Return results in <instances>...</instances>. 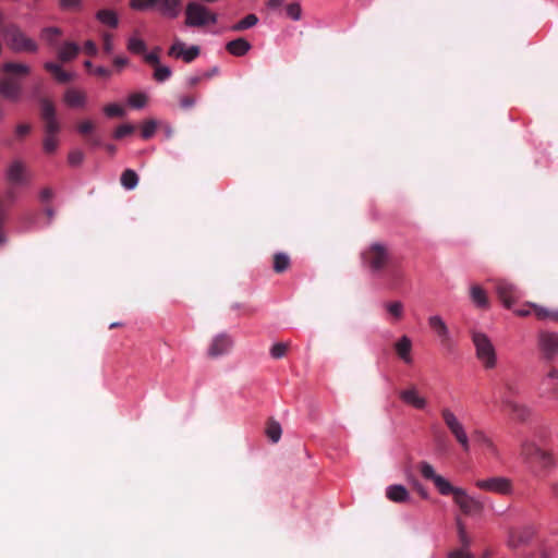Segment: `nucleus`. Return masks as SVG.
I'll use <instances>...</instances> for the list:
<instances>
[{
    "label": "nucleus",
    "instance_id": "obj_1",
    "mask_svg": "<svg viewBox=\"0 0 558 558\" xmlns=\"http://www.w3.org/2000/svg\"><path fill=\"white\" fill-rule=\"evenodd\" d=\"M418 470L425 480L434 483L439 494L444 496L452 494L454 502L463 513L472 514L483 510L484 504L477 497L469 495L463 488L452 486L447 478L435 471L429 462L422 461Z\"/></svg>",
    "mask_w": 558,
    "mask_h": 558
},
{
    "label": "nucleus",
    "instance_id": "obj_2",
    "mask_svg": "<svg viewBox=\"0 0 558 558\" xmlns=\"http://www.w3.org/2000/svg\"><path fill=\"white\" fill-rule=\"evenodd\" d=\"M8 76L0 78V94L11 100L17 101L22 95V85L13 76H25L31 72L26 63L7 62L1 68Z\"/></svg>",
    "mask_w": 558,
    "mask_h": 558
},
{
    "label": "nucleus",
    "instance_id": "obj_3",
    "mask_svg": "<svg viewBox=\"0 0 558 558\" xmlns=\"http://www.w3.org/2000/svg\"><path fill=\"white\" fill-rule=\"evenodd\" d=\"M8 46L15 52H37V43L28 37L19 25L9 24L1 32Z\"/></svg>",
    "mask_w": 558,
    "mask_h": 558
},
{
    "label": "nucleus",
    "instance_id": "obj_4",
    "mask_svg": "<svg viewBox=\"0 0 558 558\" xmlns=\"http://www.w3.org/2000/svg\"><path fill=\"white\" fill-rule=\"evenodd\" d=\"M218 22V15L203 3L191 1L185 5V25L187 27H205Z\"/></svg>",
    "mask_w": 558,
    "mask_h": 558
},
{
    "label": "nucleus",
    "instance_id": "obj_5",
    "mask_svg": "<svg viewBox=\"0 0 558 558\" xmlns=\"http://www.w3.org/2000/svg\"><path fill=\"white\" fill-rule=\"evenodd\" d=\"M472 340L475 347L476 357L482 365L487 369L496 367V350L488 336L482 331H474L472 333Z\"/></svg>",
    "mask_w": 558,
    "mask_h": 558
},
{
    "label": "nucleus",
    "instance_id": "obj_6",
    "mask_svg": "<svg viewBox=\"0 0 558 558\" xmlns=\"http://www.w3.org/2000/svg\"><path fill=\"white\" fill-rule=\"evenodd\" d=\"M440 413L449 432L456 438L463 451L468 452L470 450V440L463 423L450 408H442Z\"/></svg>",
    "mask_w": 558,
    "mask_h": 558
},
{
    "label": "nucleus",
    "instance_id": "obj_7",
    "mask_svg": "<svg viewBox=\"0 0 558 558\" xmlns=\"http://www.w3.org/2000/svg\"><path fill=\"white\" fill-rule=\"evenodd\" d=\"M505 390L506 392L500 400L501 409L510 411L521 421L526 420L531 413L529 407L511 398L512 395L518 393V389L512 387L510 384H506Z\"/></svg>",
    "mask_w": 558,
    "mask_h": 558
},
{
    "label": "nucleus",
    "instance_id": "obj_8",
    "mask_svg": "<svg viewBox=\"0 0 558 558\" xmlns=\"http://www.w3.org/2000/svg\"><path fill=\"white\" fill-rule=\"evenodd\" d=\"M362 258L372 271H379L388 262V252L384 245L374 243L362 253Z\"/></svg>",
    "mask_w": 558,
    "mask_h": 558
},
{
    "label": "nucleus",
    "instance_id": "obj_9",
    "mask_svg": "<svg viewBox=\"0 0 558 558\" xmlns=\"http://www.w3.org/2000/svg\"><path fill=\"white\" fill-rule=\"evenodd\" d=\"M201 54V48L197 45L187 46L180 38H174L168 49V56L174 59L183 60L186 63L193 62Z\"/></svg>",
    "mask_w": 558,
    "mask_h": 558
},
{
    "label": "nucleus",
    "instance_id": "obj_10",
    "mask_svg": "<svg viewBox=\"0 0 558 558\" xmlns=\"http://www.w3.org/2000/svg\"><path fill=\"white\" fill-rule=\"evenodd\" d=\"M474 484L477 488L489 493L509 495L512 492L511 481L502 476L477 480Z\"/></svg>",
    "mask_w": 558,
    "mask_h": 558
},
{
    "label": "nucleus",
    "instance_id": "obj_11",
    "mask_svg": "<svg viewBox=\"0 0 558 558\" xmlns=\"http://www.w3.org/2000/svg\"><path fill=\"white\" fill-rule=\"evenodd\" d=\"M496 292L502 304L508 308H510L522 296L520 289L506 280L497 282Z\"/></svg>",
    "mask_w": 558,
    "mask_h": 558
},
{
    "label": "nucleus",
    "instance_id": "obj_12",
    "mask_svg": "<svg viewBox=\"0 0 558 558\" xmlns=\"http://www.w3.org/2000/svg\"><path fill=\"white\" fill-rule=\"evenodd\" d=\"M538 345L546 360L551 361L558 354V333L543 331L538 335Z\"/></svg>",
    "mask_w": 558,
    "mask_h": 558
},
{
    "label": "nucleus",
    "instance_id": "obj_13",
    "mask_svg": "<svg viewBox=\"0 0 558 558\" xmlns=\"http://www.w3.org/2000/svg\"><path fill=\"white\" fill-rule=\"evenodd\" d=\"M41 116L45 121V134H58L60 124L56 116V109L51 101L44 99L41 101Z\"/></svg>",
    "mask_w": 558,
    "mask_h": 558
},
{
    "label": "nucleus",
    "instance_id": "obj_14",
    "mask_svg": "<svg viewBox=\"0 0 558 558\" xmlns=\"http://www.w3.org/2000/svg\"><path fill=\"white\" fill-rule=\"evenodd\" d=\"M233 347L232 338L222 332L213 338L211 343L208 347L207 354L210 357H219L230 352Z\"/></svg>",
    "mask_w": 558,
    "mask_h": 558
},
{
    "label": "nucleus",
    "instance_id": "obj_15",
    "mask_svg": "<svg viewBox=\"0 0 558 558\" xmlns=\"http://www.w3.org/2000/svg\"><path fill=\"white\" fill-rule=\"evenodd\" d=\"M7 180L13 184L23 185L28 181L26 166L21 160L12 161L5 172Z\"/></svg>",
    "mask_w": 558,
    "mask_h": 558
},
{
    "label": "nucleus",
    "instance_id": "obj_16",
    "mask_svg": "<svg viewBox=\"0 0 558 558\" xmlns=\"http://www.w3.org/2000/svg\"><path fill=\"white\" fill-rule=\"evenodd\" d=\"M400 399L408 405L417 410H424L427 405V400L421 396L415 386H411L400 392Z\"/></svg>",
    "mask_w": 558,
    "mask_h": 558
},
{
    "label": "nucleus",
    "instance_id": "obj_17",
    "mask_svg": "<svg viewBox=\"0 0 558 558\" xmlns=\"http://www.w3.org/2000/svg\"><path fill=\"white\" fill-rule=\"evenodd\" d=\"M182 9L181 0H156L155 10L168 19H177Z\"/></svg>",
    "mask_w": 558,
    "mask_h": 558
},
{
    "label": "nucleus",
    "instance_id": "obj_18",
    "mask_svg": "<svg viewBox=\"0 0 558 558\" xmlns=\"http://www.w3.org/2000/svg\"><path fill=\"white\" fill-rule=\"evenodd\" d=\"M428 326L438 337L441 343H447L451 339L449 328L440 315H432L428 317Z\"/></svg>",
    "mask_w": 558,
    "mask_h": 558
},
{
    "label": "nucleus",
    "instance_id": "obj_19",
    "mask_svg": "<svg viewBox=\"0 0 558 558\" xmlns=\"http://www.w3.org/2000/svg\"><path fill=\"white\" fill-rule=\"evenodd\" d=\"M470 299L478 308L486 310L489 307L487 293L480 284L474 283L470 286Z\"/></svg>",
    "mask_w": 558,
    "mask_h": 558
},
{
    "label": "nucleus",
    "instance_id": "obj_20",
    "mask_svg": "<svg viewBox=\"0 0 558 558\" xmlns=\"http://www.w3.org/2000/svg\"><path fill=\"white\" fill-rule=\"evenodd\" d=\"M81 50V47L73 41H64L60 47H58V59L61 62H69L74 60L78 52Z\"/></svg>",
    "mask_w": 558,
    "mask_h": 558
},
{
    "label": "nucleus",
    "instance_id": "obj_21",
    "mask_svg": "<svg viewBox=\"0 0 558 558\" xmlns=\"http://www.w3.org/2000/svg\"><path fill=\"white\" fill-rule=\"evenodd\" d=\"M226 49L234 57H242L252 49V45L245 38L241 37L227 43Z\"/></svg>",
    "mask_w": 558,
    "mask_h": 558
},
{
    "label": "nucleus",
    "instance_id": "obj_22",
    "mask_svg": "<svg viewBox=\"0 0 558 558\" xmlns=\"http://www.w3.org/2000/svg\"><path fill=\"white\" fill-rule=\"evenodd\" d=\"M64 101L71 108H84L87 101L86 94L75 88H69L64 93Z\"/></svg>",
    "mask_w": 558,
    "mask_h": 558
},
{
    "label": "nucleus",
    "instance_id": "obj_23",
    "mask_svg": "<svg viewBox=\"0 0 558 558\" xmlns=\"http://www.w3.org/2000/svg\"><path fill=\"white\" fill-rule=\"evenodd\" d=\"M96 20L110 28H117L119 26V15L112 9H101L95 14Z\"/></svg>",
    "mask_w": 558,
    "mask_h": 558
},
{
    "label": "nucleus",
    "instance_id": "obj_24",
    "mask_svg": "<svg viewBox=\"0 0 558 558\" xmlns=\"http://www.w3.org/2000/svg\"><path fill=\"white\" fill-rule=\"evenodd\" d=\"M386 496L393 502H405L410 500V494L408 489L400 484L388 486L386 489Z\"/></svg>",
    "mask_w": 558,
    "mask_h": 558
},
{
    "label": "nucleus",
    "instance_id": "obj_25",
    "mask_svg": "<svg viewBox=\"0 0 558 558\" xmlns=\"http://www.w3.org/2000/svg\"><path fill=\"white\" fill-rule=\"evenodd\" d=\"M397 354L407 364L412 363V342L408 336H402L395 345Z\"/></svg>",
    "mask_w": 558,
    "mask_h": 558
},
{
    "label": "nucleus",
    "instance_id": "obj_26",
    "mask_svg": "<svg viewBox=\"0 0 558 558\" xmlns=\"http://www.w3.org/2000/svg\"><path fill=\"white\" fill-rule=\"evenodd\" d=\"M44 68L47 71L51 72L53 74V76L56 77V80L60 83L70 82L74 77L73 73L65 72L62 69V66L56 62H46L44 64Z\"/></svg>",
    "mask_w": 558,
    "mask_h": 558
},
{
    "label": "nucleus",
    "instance_id": "obj_27",
    "mask_svg": "<svg viewBox=\"0 0 558 558\" xmlns=\"http://www.w3.org/2000/svg\"><path fill=\"white\" fill-rule=\"evenodd\" d=\"M62 35V31L56 26L45 27L40 32V38L50 47H57L58 38Z\"/></svg>",
    "mask_w": 558,
    "mask_h": 558
},
{
    "label": "nucleus",
    "instance_id": "obj_28",
    "mask_svg": "<svg viewBox=\"0 0 558 558\" xmlns=\"http://www.w3.org/2000/svg\"><path fill=\"white\" fill-rule=\"evenodd\" d=\"M138 183V175L137 173L132 169H126L121 174V184L122 186L128 190H134Z\"/></svg>",
    "mask_w": 558,
    "mask_h": 558
},
{
    "label": "nucleus",
    "instance_id": "obj_29",
    "mask_svg": "<svg viewBox=\"0 0 558 558\" xmlns=\"http://www.w3.org/2000/svg\"><path fill=\"white\" fill-rule=\"evenodd\" d=\"M258 23V17L255 14H247L244 19L231 26V31L241 32L255 26Z\"/></svg>",
    "mask_w": 558,
    "mask_h": 558
},
{
    "label": "nucleus",
    "instance_id": "obj_30",
    "mask_svg": "<svg viewBox=\"0 0 558 558\" xmlns=\"http://www.w3.org/2000/svg\"><path fill=\"white\" fill-rule=\"evenodd\" d=\"M128 50L131 53H135V54L145 53V51H146V44L140 37L131 36L129 38V40H128Z\"/></svg>",
    "mask_w": 558,
    "mask_h": 558
},
{
    "label": "nucleus",
    "instance_id": "obj_31",
    "mask_svg": "<svg viewBox=\"0 0 558 558\" xmlns=\"http://www.w3.org/2000/svg\"><path fill=\"white\" fill-rule=\"evenodd\" d=\"M172 75V70L170 66L168 65H163V64H159L157 66H155V71H154V78L159 82V83H163L166 81H168Z\"/></svg>",
    "mask_w": 558,
    "mask_h": 558
},
{
    "label": "nucleus",
    "instance_id": "obj_32",
    "mask_svg": "<svg viewBox=\"0 0 558 558\" xmlns=\"http://www.w3.org/2000/svg\"><path fill=\"white\" fill-rule=\"evenodd\" d=\"M128 104L135 109H142L147 104V96L143 93H134L129 96Z\"/></svg>",
    "mask_w": 558,
    "mask_h": 558
},
{
    "label": "nucleus",
    "instance_id": "obj_33",
    "mask_svg": "<svg viewBox=\"0 0 558 558\" xmlns=\"http://www.w3.org/2000/svg\"><path fill=\"white\" fill-rule=\"evenodd\" d=\"M290 265L289 256L283 253H278L275 255L274 269L277 272H282L288 269Z\"/></svg>",
    "mask_w": 558,
    "mask_h": 558
},
{
    "label": "nucleus",
    "instance_id": "obj_34",
    "mask_svg": "<svg viewBox=\"0 0 558 558\" xmlns=\"http://www.w3.org/2000/svg\"><path fill=\"white\" fill-rule=\"evenodd\" d=\"M58 144H59V141H58L57 134H45L43 146H44V150L46 153H48V154L54 153L58 148Z\"/></svg>",
    "mask_w": 558,
    "mask_h": 558
},
{
    "label": "nucleus",
    "instance_id": "obj_35",
    "mask_svg": "<svg viewBox=\"0 0 558 558\" xmlns=\"http://www.w3.org/2000/svg\"><path fill=\"white\" fill-rule=\"evenodd\" d=\"M266 434L272 442H278L282 434L280 424L271 422L266 429Z\"/></svg>",
    "mask_w": 558,
    "mask_h": 558
},
{
    "label": "nucleus",
    "instance_id": "obj_36",
    "mask_svg": "<svg viewBox=\"0 0 558 558\" xmlns=\"http://www.w3.org/2000/svg\"><path fill=\"white\" fill-rule=\"evenodd\" d=\"M156 0H131L130 7L135 11H146L155 9Z\"/></svg>",
    "mask_w": 558,
    "mask_h": 558
},
{
    "label": "nucleus",
    "instance_id": "obj_37",
    "mask_svg": "<svg viewBox=\"0 0 558 558\" xmlns=\"http://www.w3.org/2000/svg\"><path fill=\"white\" fill-rule=\"evenodd\" d=\"M385 307L397 319H400L403 315V304L400 301L387 303Z\"/></svg>",
    "mask_w": 558,
    "mask_h": 558
},
{
    "label": "nucleus",
    "instance_id": "obj_38",
    "mask_svg": "<svg viewBox=\"0 0 558 558\" xmlns=\"http://www.w3.org/2000/svg\"><path fill=\"white\" fill-rule=\"evenodd\" d=\"M104 112L107 117H123L125 111L124 108L119 104H110L104 107Z\"/></svg>",
    "mask_w": 558,
    "mask_h": 558
},
{
    "label": "nucleus",
    "instance_id": "obj_39",
    "mask_svg": "<svg viewBox=\"0 0 558 558\" xmlns=\"http://www.w3.org/2000/svg\"><path fill=\"white\" fill-rule=\"evenodd\" d=\"M157 129V122L155 120H148L146 121L142 126V136L145 140L150 138Z\"/></svg>",
    "mask_w": 558,
    "mask_h": 558
},
{
    "label": "nucleus",
    "instance_id": "obj_40",
    "mask_svg": "<svg viewBox=\"0 0 558 558\" xmlns=\"http://www.w3.org/2000/svg\"><path fill=\"white\" fill-rule=\"evenodd\" d=\"M287 14L290 19L293 21H299L302 17V9L301 5L298 2L290 3L287 7Z\"/></svg>",
    "mask_w": 558,
    "mask_h": 558
},
{
    "label": "nucleus",
    "instance_id": "obj_41",
    "mask_svg": "<svg viewBox=\"0 0 558 558\" xmlns=\"http://www.w3.org/2000/svg\"><path fill=\"white\" fill-rule=\"evenodd\" d=\"M287 352V344L279 342L275 343L270 349V355L274 359H281Z\"/></svg>",
    "mask_w": 558,
    "mask_h": 558
},
{
    "label": "nucleus",
    "instance_id": "obj_42",
    "mask_svg": "<svg viewBox=\"0 0 558 558\" xmlns=\"http://www.w3.org/2000/svg\"><path fill=\"white\" fill-rule=\"evenodd\" d=\"M62 10L76 11L82 7V0H60Z\"/></svg>",
    "mask_w": 558,
    "mask_h": 558
},
{
    "label": "nucleus",
    "instance_id": "obj_43",
    "mask_svg": "<svg viewBox=\"0 0 558 558\" xmlns=\"http://www.w3.org/2000/svg\"><path fill=\"white\" fill-rule=\"evenodd\" d=\"M532 306L535 308V313L538 318H553L558 320V313H551L548 310L537 306L535 304H532Z\"/></svg>",
    "mask_w": 558,
    "mask_h": 558
},
{
    "label": "nucleus",
    "instance_id": "obj_44",
    "mask_svg": "<svg viewBox=\"0 0 558 558\" xmlns=\"http://www.w3.org/2000/svg\"><path fill=\"white\" fill-rule=\"evenodd\" d=\"M159 50H160V48L157 47L153 51L145 53L144 60L147 63L154 64L155 66L159 65L160 64V58H159V53H158Z\"/></svg>",
    "mask_w": 558,
    "mask_h": 558
},
{
    "label": "nucleus",
    "instance_id": "obj_45",
    "mask_svg": "<svg viewBox=\"0 0 558 558\" xmlns=\"http://www.w3.org/2000/svg\"><path fill=\"white\" fill-rule=\"evenodd\" d=\"M69 163L71 166H78L82 163L83 159H84V154L82 150L80 149H75V150H72L70 154H69Z\"/></svg>",
    "mask_w": 558,
    "mask_h": 558
},
{
    "label": "nucleus",
    "instance_id": "obj_46",
    "mask_svg": "<svg viewBox=\"0 0 558 558\" xmlns=\"http://www.w3.org/2000/svg\"><path fill=\"white\" fill-rule=\"evenodd\" d=\"M134 131V128L131 124H122L114 131V138H122Z\"/></svg>",
    "mask_w": 558,
    "mask_h": 558
},
{
    "label": "nucleus",
    "instance_id": "obj_47",
    "mask_svg": "<svg viewBox=\"0 0 558 558\" xmlns=\"http://www.w3.org/2000/svg\"><path fill=\"white\" fill-rule=\"evenodd\" d=\"M102 43H104V50L107 53H111L113 51V36L110 33H104L102 36Z\"/></svg>",
    "mask_w": 558,
    "mask_h": 558
},
{
    "label": "nucleus",
    "instance_id": "obj_48",
    "mask_svg": "<svg viewBox=\"0 0 558 558\" xmlns=\"http://www.w3.org/2000/svg\"><path fill=\"white\" fill-rule=\"evenodd\" d=\"M77 130L80 133L82 134H88L90 132H93L94 130V124L90 120H85V121H82L78 125H77Z\"/></svg>",
    "mask_w": 558,
    "mask_h": 558
},
{
    "label": "nucleus",
    "instance_id": "obj_49",
    "mask_svg": "<svg viewBox=\"0 0 558 558\" xmlns=\"http://www.w3.org/2000/svg\"><path fill=\"white\" fill-rule=\"evenodd\" d=\"M84 51L90 56V57H95L97 56L98 53V47L96 46V44L93 41V40H87L85 41L84 44Z\"/></svg>",
    "mask_w": 558,
    "mask_h": 558
},
{
    "label": "nucleus",
    "instance_id": "obj_50",
    "mask_svg": "<svg viewBox=\"0 0 558 558\" xmlns=\"http://www.w3.org/2000/svg\"><path fill=\"white\" fill-rule=\"evenodd\" d=\"M410 483L417 490V493L421 495L422 498L428 499L429 494H428L427 489L418 481L411 480Z\"/></svg>",
    "mask_w": 558,
    "mask_h": 558
},
{
    "label": "nucleus",
    "instance_id": "obj_51",
    "mask_svg": "<svg viewBox=\"0 0 558 558\" xmlns=\"http://www.w3.org/2000/svg\"><path fill=\"white\" fill-rule=\"evenodd\" d=\"M458 529H459V538H460V542L462 543V545L464 547H468L470 545V538L465 532V529L463 526V524H461L460 522L458 523Z\"/></svg>",
    "mask_w": 558,
    "mask_h": 558
},
{
    "label": "nucleus",
    "instance_id": "obj_52",
    "mask_svg": "<svg viewBox=\"0 0 558 558\" xmlns=\"http://www.w3.org/2000/svg\"><path fill=\"white\" fill-rule=\"evenodd\" d=\"M448 558H474L466 549L451 551Z\"/></svg>",
    "mask_w": 558,
    "mask_h": 558
},
{
    "label": "nucleus",
    "instance_id": "obj_53",
    "mask_svg": "<svg viewBox=\"0 0 558 558\" xmlns=\"http://www.w3.org/2000/svg\"><path fill=\"white\" fill-rule=\"evenodd\" d=\"M196 104L195 98L190 96H184L180 98V105L183 109H190Z\"/></svg>",
    "mask_w": 558,
    "mask_h": 558
},
{
    "label": "nucleus",
    "instance_id": "obj_54",
    "mask_svg": "<svg viewBox=\"0 0 558 558\" xmlns=\"http://www.w3.org/2000/svg\"><path fill=\"white\" fill-rule=\"evenodd\" d=\"M219 72H220L219 66L214 65L208 71L204 72L202 77L208 80V78H211L215 75H218Z\"/></svg>",
    "mask_w": 558,
    "mask_h": 558
},
{
    "label": "nucleus",
    "instance_id": "obj_55",
    "mask_svg": "<svg viewBox=\"0 0 558 558\" xmlns=\"http://www.w3.org/2000/svg\"><path fill=\"white\" fill-rule=\"evenodd\" d=\"M94 73L98 76L109 77L111 72L105 66H97L94 70Z\"/></svg>",
    "mask_w": 558,
    "mask_h": 558
},
{
    "label": "nucleus",
    "instance_id": "obj_56",
    "mask_svg": "<svg viewBox=\"0 0 558 558\" xmlns=\"http://www.w3.org/2000/svg\"><path fill=\"white\" fill-rule=\"evenodd\" d=\"M39 195H40L41 201L47 202L52 197L53 193H52L51 189L46 187L40 191Z\"/></svg>",
    "mask_w": 558,
    "mask_h": 558
},
{
    "label": "nucleus",
    "instance_id": "obj_57",
    "mask_svg": "<svg viewBox=\"0 0 558 558\" xmlns=\"http://www.w3.org/2000/svg\"><path fill=\"white\" fill-rule=\"evenodd\" d=\"M128 62H129V60H128V58H125V57H116V58L113 59V63H114V65H117L118 68H122V66L126 65V64H128Z\"/></svg>",
    "mask_w": 558,
    "mask_h": 558
},
{
    "label": "nucleus",
    "instance_id": "obj_58",
    "mask_svg": "<svg viewBox=\"0 0 558 558\" xmlns=\"http://www.w3.org/2000/svg\"><path fill=\"white\" fill-rule=\"evenodd\" d=\"M31 130V126L28 124H20L16 126V133L19 135L27 134Z\"/></svg>",
    "mask_w": 558,
    "mask_h": 558
},
{
    "label": "nucleus",
    "instance_id": "obj_59",
    "mask_svg": "<svg viewBox=\"0 0 558 558\" xmlns=\"http://www.w3.org/2000/svg\"><path fill=\"white\" fill-rule=\"evenodd\" d=\"M283 4V0H268V8L271 10H276Z\"/></svg>",
    "mask_w": 558,
    "mask_h": 558
},
{
    "label": "nucleus",
    "instance_id": "obj_60",
    "mask_svg": "<svg viewBox=\"0 0 558 558\" xmlns=\"http://www.w3.org/2000/svg\"><path fill=\"white\" fill-rule=\"evenodd\" d=\"M522 450L524 454H530L531 451L534 450V445L529 441H525L522 444ZM535 450L537 449L535 448Z\"/></svg>",
    "mask_w": 558,
    "mask_h": 558
},
{
    "label": "nucleus",
    "instance_id": "obj_61",
    "mask_svg": "<svg viewBox=\"0 0 558 558\" xmlns=\"http://www.w3.org/2000/svg\"><path fill=\"white\" fill-rule=\"evenodd\" d=\"M203 77L202 76H197V75H194V76H190L187 78V84L190 86H195Z\"/></svg>",
    "mask_w": 558,
    "mask_h": 558
},
{
    "label": "nucleus",
    "instance_id": "obj_62",
    "mask_svg": "<svg viewBox=\"0 0 558 558\" xmlns=\"http://www.w3.org/2000/svg\"><path fill=\"white\" fill-rule=\"evenodd\" d=\"M514 314L518 316H527L530 314V310L527 308H515Z\"/></svg>",
    "mask_w": 558,
    "mask_h": 558
},
{
    "label": "nucleus",
    "instance_id": "obj_63",
    "mask_svg": "<svg viewBox=\"0 0 558 558\" xmlns=\"http://www.w3.org/2000/svg\"><path fill=\"white\" fill-rule=\"evenodd\" d=\"M547 377L550 379H556L558 377V369L553 368L548 372Z\"/></svg>",
    "mask_w": 558,
    "mask_h": 558
},
{
    "label": "nucleus",
    "instance_id": "obj_64",
    "mask_svg": "<svg viewBox=\"0 0 558 558\" xmlns=\"http://www.w3.org/2000/svg\"><path fill=\"white\" fill-rule=\"evenodd\" d=\"M482 440H483V442H484V444H486L487 446H492V441H490V439H489L488 437H486V436H484V435H483V436H482Z\"/></svg>",
    "mask_w": 558,
    "mask_h": 558
}]
</instances>
